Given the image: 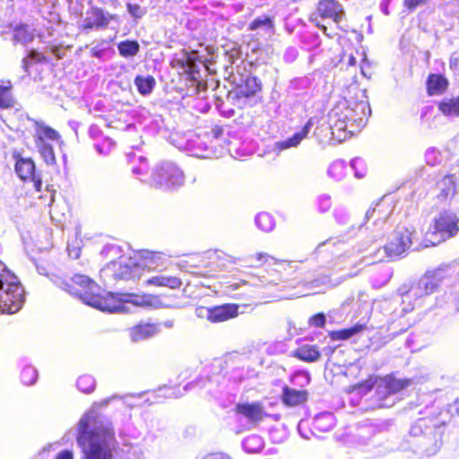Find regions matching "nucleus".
<instances>
[{
    "label": "nucleus",
    "instance_id": "nucleus-23",
    "mask_svg": "<svg viewBox=\"0 0 459 459\" xmlns=\"http://www.w3.org/2000/svg\"><path fill=\"white\" fill-rule=\"evenodd\" d=\"M13 89V84L10 80L0 81V109H11L16 105Z\"/></svg>",
    "mask_w": 459,
    "mask_h": 459
},
{
    "label": "nucleus",
    "instance_id": "nucleus-20",
    "mask_svg": "<svg viewBox=\"0 0 459 459\" xmlns=\"http://www.w3.org/2000/svg\"><path fill=\"white\" fill-rule=\"evenodd\" d=\"M333 116L336 117V122L340 123L341 127H346L348 124L352 126L353 110L352 101L344 100L340 101L333 110Z\"/></svg>",
    "mask_w": 459,
    "mask_h": 459
},
{
    "label": "nucleus",
    "instance_id": "nucleus-42",
    "mask_svg": "<svg viewBox=\"0 0 459 459\" xmlns=\"http://www.w3.org/2000/svg\"><path fill=\"white\" fill-rule=\"evenodd\" d=\"M308 323L312 326L322 328L325 325L326 323L325 316L322 312L316 313L310 316Z\"/></svg>",
    "mask_w": 459,
    "mask_h": 459
},
{
    "label": "nucleus",
    "instance_id": "nucleus-3",
    "mask_svg": "<svg viewBox=\"0 0 459 459\" xmlns=\"http://www.w3.org/2000/svg\"><path fill=\"white\" fill-rule=\"evenodd\" d=\"M96 282L84 274L75 273L63 281V289L68 293L79 297L85 304L102 311L117 312L122 309L120 302L111 293H94Z\"/></svg>",
    "mask_w": 459,
    "mask_h": 459
},
{
    "label": "nucleus",
    "instance_id": "nucleus-33",
    "mask_svg": "<svg viewBox=\"0 0 459 459\" xmlns=\"http://www.w3.org/2000/svg\"><path fill=\"white\" fill-rule=\"evenodd\" d=\"M134 304L141 307H158L160 305L159 296L152 294L134 295Z\"/></svg>",
    "mask_w": 459,
    "mask_h": 459
},
{
    "label": "nucleus",
    "instance_id": "nucleus-18",
    "mask_svg": "<svg viewBox=\"0 0 459 459\" xmlns=\"http://www.w3.org/2000/svg\"><path fill=\"white\" fill-rule=\"evenodd\" d=\"M449 80L441 74H429L426 79V91L429 96L443 95L449 88Z\"/></svg>",
    "mask_w": 459,
    "mask_h": 459
},
{
    "label": "nucleus",
    "instance_id": "nucleus-4",
    "mask_svg": "<svg viewBox=\"0 0 459 459\" xmlns=\"http://www.w3.org/2000/svg\"><path fill=\"white\" fill-rule=\"evenodd\" d=\"M24 299V290L20 280L0 262V313L18 312L23 305Z\"/></svg>",
    "mask_w": 459,
    "mask_h": 459
},
{
    "label": "nucleus",
    "instance_id": "nucleus-47",
    "mask_svg": "<svg viewBox=\"0 0 459 459\" xmlns=\"http://www.w3.org/2000/svg\"><path fill=\"white\" fill-rule=\"evenodd\" d=\"M223 134V127L216 125L212 128V134L214 138H220Z\"/></svg>",
    "mask_w": 459,
    "mask_h": 459
},
{
    "label": "nucleus",
    "instance_id": "nucleus-2",
    "mask_svg": "<svg viewBox=\"0 0 459 459\" xmlns=\"http://www.w3.org/2000/svg\"><path fill=\"white\" fill-rule=\"evenodd\" d=\"M163 254L150 250H137L131 255H121L117 260L108 264L109 271L117 281H136L146 272L160 270Z\"/></svg>",
    "mask_w": 459,
    "mask_h": 459
},
{
    "label": "nucleus",
    "instance_id": "nucleus-22",
    "mask_svg": "<svg viewBox=\"0 0 459 459\" xmlns=\"http://www.w3.org/2000/svg\"><path fill=\"white\" fill-rule=\"evenodd\" d=\"M145 284L159 288L178 290L182 286V281L177 276L159 274L147 279Z\"/></svg>",
    "mask_w": 459,
    "mask_h": 459
},
{
    "label": "nucleus",
    "instance_id": "nucleus-48",
    "mask_svg": "<svg viewBox=\"0 0 459 459\" xmlns=\"http://www.w3.org/2000/svg\"><path fill=\"white\" fill-rule=\"evenodd\" d=\"M380 251H381V247H376L374 248L373 252L368 255V257L375 259L376 261H374V263L382 261L383 258L379 257V255H378Z\"/></svg>",
    "mask_w": 459,
    "mask_h": 459
},
{
    "label": "nucleus",
    "instance_id": "nucleus-25",
    "mask_svg": "<svg viewBox=\"0 0 459 459\" xmlns=\"http://www.w3.org/2000/svg\"><path fill=\"white\" fill-rule=\"evenodd\" d=\"M437 107L444 117H459V95L441 99Z\"/></svg>",
    "mask_w": 459,
    "mask_h": 459
},
{
    "label": "nucleus",
    "instance_id": "nucleus-1",
    "mask_svg": "<svg viewBox=\"0 0 459 459\" xmlns=\"http://www.w3.org/2000/svg\"><path fill=\"white\" fill-rule=\"evenodd\" d=\"M76 442L82 449V459H113V447L117 443L114 429L94 411L81 418Z\"/></svg>",
    "mask_w": 459,
    "mask_h": 459
},
{
    "label": "nucleus",
    "instance_id": "nucleus-34",
    "mask_svg": "<svg viewBox=\"0 0 459 459\" xmlns=\"http://www.w3.org/2000/svg\"><path fill=\"white\" fill-rule=\"evenodd\" d=\"M309 127L310 122L308 121L299 132L294 134L291 137H289L284 142H282L281 145L284 148L297 146L307 135Z\"/></svg>",
    "mask_w": 459,
    "mask_h": 459
},
{
    "label": "nucleus",
    "instance_id": "nucleus-15",
    "mask_svg": "<svg viewBox=\"0 0 459 459\" xmlns=\"http://www.w3.org/2000/svg\"><path fill=\"white\" fill-rule=\"evenodd\" d=\"M112 18V15H106L101 8L92 6L88 10L82 27L83 30L106 28Z\"/></svg>",
    "mask_w": 459,
    "mask_h": 459
},
{
    "label": "nucleus",
    "instance_id": "nucleus-31",
    "mask_svg": "<svg viewBox=\"0 0 459 459\" xmlns=\"http://www.w3.org/2000/svg\"><path fill=\"white\" fill-rule=\"evenodd\" d=\"M119 55L123 57H131L138 54L140 46L136 40H124L117 45Z\"/></svg>",
    "mask_w": 459,
    "mask_h": 459
},
{
    "label": "nucleus",
    "instance_id": "nucleus-27",
    "mask_svg": "<svg viewBox=\"0 0 459 459\" xmlns=\"http://www.w3.org/2000/svg\"><path fill=\"white\" fill-rule=\"evenodd\" d=\"M335 426V418L330 412H324L316 415L313 421L312 427L318 434L325 433L333 429Z\"/></svg>",
    "mask_w": 459,
    "mask_h": 459
},
{
    "label": "nucleus",
    "instance_id": "nucleus-50",
    "mask_svg": "<svg viewBox=\"0 0 459 459\" xmlns=\"http://www.w3.org/2000/svg\"><path fill=\"white\" fill-rule=\"evenodd\" d=\"M435 288H436V285L435 286H431L430 290H433Z\"/></svg>",
    "mask_w": 459,
    "mask_h": 459
},
{
    "label": "nucleus",
    "instance_id": "nucleus-26",
    "mask_svg": "<svg viewBox=\"0 0 459 459\" xmlns=\"http://www.w3.org/2000/svg\"><path fill=\"white\" fill-rule=\"evenodd\" d=\"M352 126H362L370 115V107L365 100L352 101Z\"/></svg>",
    "mask_w": 459,
    "mask_h": 459
},
{
    "label": "nucleus",
    "instance_id": "nucleus-9",
    "mask_svg": "<svg viewBox=\"0 0 459 459\" xmlns=\"http://www.w3.org/2000/svg\"><path fill=\"white\" fill-rule=\"evenodd\" d=\"M15 171L18 177L23 182H32L37 192H40L42 188V181L39 175L35 173V163L30 158H22L20 153L14 152Z\"/></svg>",
    "mask_w": 459,
    "mask_h": 459
},
{
    "label": "nucleus",
    "instance_id": "nucleus-17",
    "mask_svg": "<svg viewBox=\"0 0 459 459\" xmlns=\"http://www.w3.org/2000/svg\"><path fill=\"white\" fill-rule=\"evenodd\" d=\"M357 56L361 57V62H363V63L368 62L367 56L364 51L360 52L359 50H355V53H353V52L346 53L345 52L342 54L341 59H340L341 68H344L346 70L351 69L352 70V73H351L352 78L357 77L358 68L359 69V72L363 76H367L366 73L364 71L362 63H360L359 66L357 65Z\"/></svg>",
    "mask_w": 459,
    "mask_h": 459
},
{
    "label": "nucleus",
    "instance_id": "nucleus-44",
    "mask_svg": "<svg viewBox=\"0 0 459 459\" xmlns=\"http://www.w3.org/2000/svg\"><path fill=\"white\" fill-rule=\"evenodd\" d=\"M428 0H403V4L408 10H414L416 7L427 3Z\"/></svg>",
    "mask_w": 459,
    "mask_h": 459
},
{
    "label": "nucleus",
    "instance_id": "nucleus-46",
    "mask_svg": "<svg viewBox=\"0 0 459 459\" xmlns=\"http://www.w3.org/2000/svg\"><path fill=\"white\" fill-rule=\"evenodd\" d=\"M56 459H74V453L71 450H62L56 455Z\"/></svg>",
    "mask_w": 459,
    "mask_h": 459
},
{
    "label": "nucleus",
    "instance_id": "nucleus-32",
    "mask_svg": "<svg viewBox=\"0 0 459 459\" xmlns=\"http://www.w3.org/2000/svg\"><path fill=\"white\" fill-rule=\"evenodd\" d=\"M134 83L139 93L142 95H147L152 91L155 86V80L151 75L147 77L138 75L134 79Z\"/></svg>",
    "mask_w": 459,
    "mask_h": 459
},
{
    "label": "nucleus",
    "instance_id": "nucleus-14",
    "mask_svg": "<svg viewBox=\"0 0 459 459\" xmlns=\"http://www.w3.org/2000/svg\"><path fill=\"white\" fill-rule=\"evenodd\" d=\"M155 180L158 185H179L183 181V173L173 165L166 164L156 168Z\"/></svg>",
    "mask_w": 459,
    "mask_h": 459
},
{
    "label": "nucleus",
    "instance_id": "nucleus-45",
    "mask_svg": "<svg viewBox=\"0 0 459 459\" xmlns=\"http://www.w3.org/2000/svg\"><path fill=\"white\" fill-rule=\"evenodd\" d=\"M201 459H231L230 455L221 452H212L204 455Z\"/></svg>",
    "mask_w": 459,
    "mask_h": 459
},
{
    "label": "nucleus",
    "instance_id": "nucleus-28",
    "mask_svg": "<svg viewBox=\"0 0 459 459\" xmlns=\"http://www.w3.org/2000/svg\"><path fill=\"white\" fill-rule=\"evenodd\" d=\"M367 329L366 324L357 323L351 327L342 328L339 330L331 331L329 337L333 341H344L351 338L352 336L365 331Z\"/></svg>",
    "mask_w": 459,
    "mask_h": 459
},
{
    "label": "nucleus",
    "instance_id": "nucleus-35",
    "mask_svg": "<svg viewBox=\"0 0 459 459\" xmlns=\"http://www.w3.org/2000/svg\"><path fill=\"white\" fill-rule=\"evenodd\" d=\"M243 446L247 453L255 454L263 449L264 445L259 436L252 435L243 441Z\"/></svg>",
    "mask_w": 459,
    "mask_h": 459
},
{
    "label": "nucleus",
    "instance_id": "nucleus-30",
    "mask_svg": "<svg viewBox=\"0 0 459 459\" xmlns=\"http://www.w3.org/2000/svg\"><path fill=\"white\" fill-rule=\"evenodd\" d=\"M48 58L41 52L36 49H30L27 56L22 59V67L27 74H30V67L35 64L48 63Z\"/></svg>",
    "mask_w": 459,
    "mask_h": 459
},
{
    "label": "nucleus",
    "instance_id": "nucleus-41",
    "mask_svg": "<svg viewBox=\"0 0 459 459\" xmlns=\"http://www.w3.org/2000/svg\"><path fill=\"white\" fill-rule=\"evenodd\" d=\"M377 377L371 375L366 379L361 380L358 382L356 385H354L353 390H358L364 394L368 393L374 388L375 385L377 384Z\"/></svg>",
    "mask_w": 459,
    "mask_h": 459
},
{
    "label": "nucleus",
    "instance_id": "nucleus-16",
    "mask_svg": "<svg viewBox=\"0 0 459 459\" xmlns=\"http://www.w3.org/2000/svg\"><path fill=\"white\" fill-rule=\"evenodd\" d=\"M308 399V391L306 389L297 390L284 385L281 389V400L287 407H297L304 404Z\"/></svg>",
    "mask_w": 459,
    "mask_h": 459
},
{
    "label": "nucleus",
    "instance_id": "nucleus-7",
    "mask_svg": "<svg viewBox=\"0 0 459 459\" xmlns=\"http://www.w3.org/2000/svg\"><path fill=\"white\" fill-rule=\"evenodd\" d=\"M35 134L34 142L38 151L48 165H54L56 162V154L53 146L47 143L49 141H60V134L49 126L39 121H34Z\"/></svg>",
    "mask_w": 459,
    "mask_h": 459
},
{
    "label": "nucleus",
    "instance_id": "nucleus-13",
    "mask_svg": "<svg viewBox=\"0 0 459 459\" xmlns=\"http://www.w3.org/2000/svg\"><path fill=\"white\" fill-rule=\"evenodd\" d=\"M206 310V318L211 323H221L232 319L238 315V306L233 303H225L211 307H200L199 310Z\"/></svg>",
    "mask_w": 459,
    "mask_h": 459
},
{
    "label": "nucleus",
    "instance_id": "nucleus-12",
    "mask_svg": "<svg viewBox=\"0 0 459 459\" xmlns=\"http://www.w3.org/2000/svg\"><path fill=\"white\" fill-rule=\"evenodd\" d=\"M458 178L455 174H446L436 183L437 194L436 199L439 204H447L457 194Z\"/></svg>",
    "mask_w": 459,
    "mask_h": 459
},
{
    "label": "nucleus",
    "instance_id": "nucleus-19",
    "mask_svg": "<svg viewBox=\"0 0 459 459\" xmlns=\"http://www.w3.org/2000/svg\"><path fill=\"white\" fill-rule=\"evenodd\" d=\"M160 332V325L155 323L141 322L130 328V337L133 341L138 342L152 338Z\"/></svg>",
    "mask_w": 459,
    "mask_h": 459
},
{
    "label": "nucleus",
    "instance_id": "nucleus-5",
    "mask_svg": "<svg viewBox=\"0 0 459 459\" xmlns=\"http://www.w3.org/2000/svg\"><path fill=\"white\" fill-rule=\"evenodd\" d=\"M459 233V211L443 210L431 220L424 235V246L435 247Z\"/></svg>",
    "mask_w": 459,
    "mask_h": 459
},
{
    "label": "nucleus",
    "instance_id": "nucleus-6",
    "mask_svg": "<svg viewBox=\"0 0 459 459\" xmlns=\"http://www.w3.org/2000/svg\"><path fill=\"white\" fill-rule=\"evenodd\" d=\"M345 16L344 8L337 0H320L308 20L325 34L328 35L326 23H333L338 26L345 19Z\"/></svg>",
    "mask_w": 459,
    "mask_h": 459
},
{
    "label": "nucleus",
    "instance_id": "nucleus-39",
    "mask_svg": "<svg viewBox=\"0 0 459 459\" xmlns=\"http://www.w3.org/2000/svg\"><path fill=\"white\" fill-rule=\"evenodd\" d=\"M256 225L263 231H270L274 227L272 217L266 212H261L255 217Z\"/></svg>",
    "mask_w": 459,
    "mask_h": 459
},
{
    "label": "nucleus",
    "instance_id": "nucleus-38",
    "mask_svg": "<svg viewBox=\"0 0 459 459\" xmlns=\"http://www.w3.org/2000/svg\"><path fill=\"white\" fill-rule=\"evenodd\" d=\"M77 387L83 393H91L95 388V381L91 376L82 375L76 381Z\"/></svg>",
    "mask_w": 459,
    "mask_h": 459
},
{
    "label": "nucleus",
    "instance_id": "nucleus-36",
    "mask_svg": "<svg viewBox=\"0 0 459 459\" xmlns=\"http://www.w3.org/2000/svg\"><path fill=\"white\" fill-rule=\"evenodd\" d=\"M260 28L273 30L274 22L273 18L270 16L257 17L248 24V30L251 31Z\"/></svg>",
    "mask_w": 459,
    "mask_h": 459
},
{
    "label": "nucleus",
    "instance_id": "nucleus-24",
    "mask_svg": "<svg viewBox=\"0 0 459 459\" xmlns=\"http://www.w3.org/2000/svg\"><path fill=\"white\" fill-rule=\"evenodd\" d=\"M293 357L307 363L317 361L321 357V351L316 345L304 344L299 346L293 351Z\"/></svg>",
    "mask_w": 459,
    "mask_h": 459
},
{
    "label": "nucleus",
    "instance_id": "nucleus-11",
    "mask_svg": "<svg viewBox=\"0 0 459 459\" xmlns=\"http://www.w3.org/2000/svg\"><path fill=\"white\" fill-rule=\"evenodd\" d=\"M233 411L253 424L262 422L268 416L260 402L238 403L235 405Z\"/></svg>",
    "mask_w": 459,
    "mask_h": 459
},
{
    "label": "nucleus",
    "instance_id": "nucleus-49",
    "mask_svg": "<svg viewBox=\"0 0 459 459\" xmlns=\"http://www.w3.org/2000/svg\"><path fill=\"white\" fill-rule=\"evenodd\" d=\"M202 261H204L205 255H201Z\"/></svg>",
    "mask_w": 459,
    "mask_h": 459
},
{
    "label": "nucleus",
    "instance_id": "nucleus-43",
    "mask_svg": "<svg viewBox=\"0 0 459 459\" xmlns=\"http://www.w3.org/2000/svg\"><path fill=\"white\" fill-rule=\"evenodd\" d=\"M126 9L128 13L135 19L142 18L145 13L144 10H143V8L137 4L128 3L126 4Z\"/></svg>",
    "mask_w": 459,
    "mask_h": 459
},
{
    "label": "nucleus",
    "instance_id": "nucleus-37",
    "mask_svg": "<svg viewBox=\"0 0 459 459\" xmlns=\"http://www.w3.org/2000/svg\"><path fill=\"white\" fill-rule=\"evenodd\" d=\"M38 378L37 370L31 367L27 366L23 368L20 373V379L22 383L25 385H32L36 382Z\"/></svg>",
    "mask_w": 459,
    "mask_h": 459
},
{
    "label": "nucleus",
    "instance_id": "nucleus-29",
    "mask_svg": "<svg viewBox=\"0 0 459 459\" xmlns=\"http://www.w3.org/2000/svg\"><path fill=\"white\" fill-rule=\"evenodd\" d=\"M411 385L410 379H398L388 376L384 379V389L386 395L395 394L406 389Z\"/></svg>",
    "mask_w": 459,
    "mask_h": 459
},
{
    "label": "nucleus",
    "instance_id": "nucleus-40",
    "mask_svg": "<svg viewBox=\"0 0 459 459\" xmlns=\"http://www.w3.org/2000/svg\"><path fill=\"white\" fill-rule=\"evenodd\" d=\"M252 259L255 262V266L257 267L272 263L274 264H283L282 261H278L276 258L266 253H256L252 256Z\"/></svg>",
    "mask_w": 459,
    "mask_h": 459
},
{
    "label": "nucleus",
    "instance_id": "nucleus-10",
    "mask_svg": "<svg viewBox=\"0 0 459 459\" xmlns=\"http://www.w3.org/2000/svg\"><path fill=\"white\" fill-rule=\"evenodd\" d=\"M1 34L12 33L13 45L26 46L31 43L36 37L35 30L27 23L13 24L12 22L0 26Z\"/></svg>",
    "mask_w": 459,
    "mask_h": 459
},
{
    "label": "nucleus",
    "instance_id": "nucleus-8",
    "mask_svg": "<svg viewBox=\"0 0 459 459\" xmlns=\"http://www.w3.org/2000/svg\"><path fill=\"white\" fill-rule=\"evenodd\" d=\"M414 234V229L397 228L383 247L385 256L390 260L402 256L411 247Z\"/></svg>",
    "mask_w": 459,
    "mask_h": 459
},
{
    "label": "nucleus",
    "instance_id": "nucleus-21",
    "mask_svg": "<svg viewBox=\"0 0 459 459\" xmlns=\"http://www.w3.org/2000/svg\"><path fill=\"white\" fill-rule=\"evenodd\" d=\"M262 89L261 82L255 76H247L244 82L238 85L236 88V97L250 98L255 96Z\"/></svg>",
    "mask_w": 459,
    "mask_h": 459
}]
</instances>
